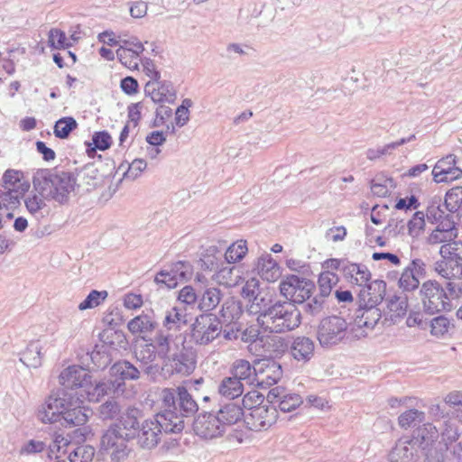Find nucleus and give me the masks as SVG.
I'll use <instances>...</instances> for the list:
<instances>
[{"label":"nucleus","instance_id":"a19ab883","mask_svg":"<svg viewBox=\"0 0 462 462\" xmlns=\"http://www.w3.org/2000/svg\"><path fill=\"white\" fill-rule=\"evenodd\" d=\"M221 291L217 288L207 289L199 301V308L204 311L214 310L221 300Z\"/></svg>","mask_w":462,"mask_h":462},{"label":"nucleus","instance_id":"39448f33","mask_svg":"<svg viewBox=\"0 0 462 462\" xmlns=\"http://www.w3.org/2000/svg\"><path fill=\"white\" fill-rule=\"evenodd\" d=\"M134 436V432H124L119 425L113 424L101 437V449L110 457L112 461L123 462L130 454L128 441Z\"/></svg>","mask_w":462,"mask_h":462},{"label":"nucleus","instance_id":"a878e982","mask_svg":"<svg viewBox=\"0 0 462 462\" xmlns=\"http://www.w3.org/2000/svg\"><path fill=\"white\" fill-rule=\"evenodd\" d=\"M218 417L225 430L231 426L241 420L244 412L243 409L236 403L230 402L220 407V409L215 412Z\"/></svg>","mask_w":462,"mask_h":462},{"label":"nucleus","instance_id":"c9c22d12","mask_svg":"<svg viewBox=\"0 0 462 462\" xmlns=\"http://www.w3.org/2000/svg\"><path fill=\"white\" fill-rule=\"evenodd\" d=\"M111 373L114 375H118L116 379L125 380H137L140 377V371L133 364L128 361H119L113 365Z\"/></svg>","mask_w":462,"mask_h":462},{"label":"nucleus","instance_id":"2f4dec72","mask_svg":"<svg viewBox=\"0 0 462 462\" xmlns=\"http://www.w3.org/2000/svg\"><path fill=\"white\" fill-rule=\"evenodd\" d=\"M42 345L40 341H32L20 354V361L27 367L37 368L42 365Z\"/></svg>","mask_w":462,"mask_h":462},{"label":"nucleus","instance_id":"c03bdc74","mask_svg":"<svg viewBox=\"0 0 462 462\" xmlns=\"http://www.w3.org/2000/svg\"><path fill=\"white\" fill-rule=\"evenodd\" d=\"M425 420V413L416 409H411L402 413L398 418L399 426L402 429L415 427Z\"/></svg>","mask_w":462,"mask_h":462},{"label":"nucleus","instance_id":"9d476101","mask_svg":"<svg viewBox=\"0 0 462 462\" xmlns=\"http://www.w3.org/2000/svg\"><path fill=\"white\" fill-rule=\"evenodd\" d=\"M67 395L64 390L51 394L38 411L39 420L43 423L60 421L65 409L69 404Z\"/></svg>","mask_w":462,"mask_h":462},{"label":"nucleus","instance_id":"13d9d810","mask_svg":"<svg viewBox=\"0 0 462 462\" xmlns=\"http://www.w3.org/2000/svg\"><path fill=\"white\" fill-rule=\"evenodd\" d=\"M107 297V291L93 290L87 298L79 303V310H85L100 305Z\"/></svg>","mask_w":462,"mask_h":462},{"label":"nucleus","instance_id":"49530a36","mask_svg":"<svg viewBox=\"0 0 462 462\" xmlns=\"http://www.w3.org/2000/svg\"><path fill=\"white\" fill-rule=\"evenodd\" d=\"M393 188V179L383 175H377L371 182L372 192L381 198L386 197Z\"/></svg>","mask_w":462,"mask_h":462},{"label":"nucleus","instance_id":"2eb2a0df","mask_svg":"<svg viewBox=\"0 0 462 462\" xmlns=\"http://www.w3.org/2000/svg\"><path fill=\"white\" fill-rule=\"evenodd\" d=\"M146 97H150L155 104H174L176 100V91L170 81H148L144 86Z\"/></svg>","mask_w":462,"mask_h":462},{"label":"nucleus","instance_id":"a18cd8bd","mask_svg":"<svg viewBox=\"0 0 462 462\" xmlns=\"http://www.w3.org/2000/svg\"><path fill=\"white\" fill-rule=\"evenodd\" d=\"M248 249L246 241L239 240L228 246L225 253V259L228 263H235L241 261L246 254Z\"/></svg>","mask_w":462,"mask_h":462},{"label":"nucleus","instance_id":"7ed1b4c3","mask_svg":"<svg viewBox=\"0 0 462 462\" xmlns=\"http://www.w3.org/2000/svg\"><path fill=\"white\" fill-rule=\"evenodd\" d=\"M301 313L297 306L290 301L276 300L262 319L259 326L264 332L285 333L300 327Z\"/></svg>","mask_w":462,"mask_h":462},{"label":"nucleus","instance_id":"393cba45","mask_svg":"<svg viewBox=\"0 0 462 462\" xmlns=\"http://www.w3.org/2000/svg\"><path fill=\"white\" fill-rule=\"evenodd\" d=\"M256 270L259 275L269 282L277 281L281 276L280 266L268 254L258 258Z\"/></svg>","mask_w":462,"mask_h":462},{"label":"nucleus","instance_id":"774afa93","mask_svg":"<svg viewBox=\"0 0 462 462\" xmlns=\"http://www.w3.org/2000/svg\"><path fill=\"white\" fill-rule=\"evenodd\" d=\"M147 163L143 159H135L129 165L127 171L125 172L124 177L127 180H135L145 170Z\"/></svg>","mask_w":462,"mask_h":462},{"label":"nucleus","instance_id":"6e6d98bb","mask_svg":"<svg viewBox=\"0 0 462 462\" xmlns=\"http://www.w3.org/2000/svg\"><path fill=\"white\" fill-rule=\"evenodd\" d=\"M220 314L226 321H233L239 318L241 308L239 302L229 299L224 301L220 310Z\"/></svg>","mask_w":462,"mask_h":462},{"label":"nucleus","instance_id":"ddd939ff","mask_svg":"<svg viewBox=\"0 0 462 462\" xmlns=\"http://www.w3.org/2000/svg\"><path fill=\"white\" fill-rule=\"evenodd\" d=\"M59 382L62 390L75 388H88L91 385V375L82 366L70 365L60 373Z\"/></svg>","mask_w":462,"mask_h":462},{"label":"nucleus","instance_id":"5fc2aeb1","mask_svg":"<svg viewBox=\"0 0 462 462\" xmlns=\"http://www.w3.org/2000/svg\"><path fill=\"white\" fill-rule=\"evenodd\" d=\"M420 278L411 270L404 268L399 279V286L403 291H411L419 288Z\"/></svg>","mask_w":462,"mask_h":462},{"label":"nucleus","instance_id":"e2e57ef3","mask_svg":"<svg viewBox=\"0 0 462 462\" xmlns=\"http://www.w3.org/2000/svg\"><path fill=\"white\" fill-rule=\"evenodd\" d=\"M89 356L93 366L97 369H105L111 363L110 355L102 349H94L92 352L87 354Z\"/></svg>","mask_w":462,"mask_h":462},{"label":"nucleus","instance_id":"4468645a","mask_svg":"<svg viewBox=\"0 0 462 462\" xmlns=\"http://www.w3.org/2000/svg\"><path fill=\"white\" fill-rule=\"evenodd\" d=\"M125 383L122 379H104L86 390L89 401L98 402L105 396L117 397L124 393Z\"/></svg>","mask_w":462,"mask_h":462},{"label":"nucleus","instance_id":"37998d69","mask_svg":"<svg viewBox=\"0 0 462 462\" xmlns=\"http://www.w3.org/2000/svg\"><path fill=\"white\" fill-rule=\"evenodd\" d=\"M78 123L72 116L60 118L54 125V134L60 139L68 138L72 131L77 129Z\"/></svg>","mask_w":462,"mask_h":462},{"label":"nucleus","instance_id":"bb28decb","mask_svg":"<svg viewBox=\"0 0 462 462\" xmlns=\"http://www.w3.org/2000/svg\"><path fill=\"white\" fill-rule=\"evenodd\" d=\"M69 404L64 411L62 419L67 425L81 426L84 425L89 418L91 412L88 409L81 406H73L71 397H69Z\"/></svg>","mask_w":462,"mask_h":462},{"label":"nucleus","instance_id":"ea45409f","mask_svg":"<svg viewBox=\"0 0 462 462\" xmlns=\"http://www.w3.org/2000/svg\"><path fill=\"white\" fill-rule=\"evenodd\" d=\"M408 308V300L405 295H393L387 300L391 319L401 318L405 315Z\"/></svg>","mask_w":462,"mask_h":462},{"label":"nucleus","instance_id":"338daca9","mask_svg":"<svg viewBox=\"0 0 462 462\" xmlns=\"http://www.w3.org/2000/svg\"><path fill=\"white\" fill-rule=\"evenodd\" d=\"M135 413H137L136 410H128L120 417L119 423L116 424L122 428L124 432H132L138 426Z\"/></svg>","mask_w":462,"mask_h":462},{"label":"nucleus","instance_id":"c85d7f7f","mask_svg":"<svg viewBox=\"0 0 462 462\" xmlns=\"http://www.w3.org/2000/svg\"><path fill=\"white\" fill-rule=\"evenodd\" d=\"M232 374L233 377L237 378L241 383L246 381L248 384H254L257 377V362L253 366L248 361L238 359L233 364Z\"/></svg>","mask_w":462,"mask_h":462},{"label":"nucleus","instance_id":"cd10ccee","mask_svg":"<svg viewBox=\"0 0 462 462\" xmlns=\"http://www.w3.org/2000/svg\"><path fill=\"white\" fill-rule=\"evenodd\" d=\"M162 324L168 331L180 330L188 324L186 310L177 306L172 307L166 311Z\"/></svg>","mask_w":462,"mask_h":462},{"label":"nucleus","instance_id":"864d4df0","mask_svg":"<svg viewBox=\"0 0 462 462\" xmlns=\"http://www.w3.org/2000/svg\"><path fill=\"white\" fill-rule=\"evenodd\" d=\"M45 198H42L38 192L30 194L24 199L27 210L34 216H42V209L46 207Z\"/></svg>","mask_w":462,"mask_h":462},{"label":"nucleus","instance_id":"473e14b6","mask_svg":"<svg viewBox=\"0 0 462 462\" xmlns=\"http://www.w3.org/2000/svg\"><path fill=\"white\" fill-rule=\"evenodd\" d=\"M241 272L238 268L223 267L219 269L212 276V279L218 284L226 287H235L239 284L242 280Z\"/></svg>","mask_w":462,"mask_h":462},{"label":"nucleus","instance_id":"4be33fe9","mask_svg":"<svg viewBox=\"0 0 462 462\" xmlns=\"http://www.w3.org/2000/svg\"><path fill=\"white\" fill-rule=\"evenodd\" d=\"M315 343L306 336H298L293 338L290 346L291 356L298 362L307 363L314 356Z\"/></svg>","mask_w":462,"mask_h":462},{"label":"nucleus","instance_id":"79ce46f5","mask_svg":"<svg viewBox=\"0 0 462 462\" xmlns=\"http://www.w3.org/2000/svg\"><path fill=\"white\" fill-rule=\"evenodd\" d=\"M141 54L125 47H118L116 50V57L119 61L130 69H138Z\"/></svg>","mask_w":462,"mask_h":462},{"label":"nucleus","instance_id":"0e129e2a","mask_svg":"<svg viewBox=\"0 0 462 462\" xmlns=\"http://www.w3.org/2000/svg\"><path fill=\"white\" fill-rule=\"evenodd\" d=\"M154 282L161 288L173 289L177 287L179 282L169 271V269H163L159 272L155 277Z\"/></svg>","mask_w":462,"mask_h":462},{"label":"nucleus","instance_id":"f704fd0d","mask_svg":"<svg viewBox=\"0 0 462 462\" xmlns=\"http://www.w3.org/2000/svg\"><path fill=\"white\" fill-rule=\"evenodd\" d=\"M243 392V383L233 376L225 377L218 386V393L228 399L237 398L242 395Z\"/></svg>","mask_w":462,"mask_h":462},{"label":"nucleus","instance_id":"dca6fc26","mask_svg":"<svg viewBox=\"0 0 462 462\" xmlns=\"http://www.w3.org/2000/svg\"><path fill=\"white\" fill-rule=\"evenodd\" d=\"M276 419L275 407L257 406L251 410L249 417L246 418V424L252 430L262 431L274 424Z\"/></svg>","mask_w":462,"mask_h":462},{"label":"nucleus","instance_id":"603ef678","mask_svg":"<svg viewBox=\"0 0 462 462\" xmlns=\"http://www.w3.org/2000/svg\"><path fill=\"white\" fill-rule=\"evenodd\" d=\"M457 156L454 154H448L446 157L439 160L432 170V176L434 181H438L441 174H446L448 171L456 166Z\"/></svg>","mask_w":462,"mask_h":462},{"label":"nucleus","instance_id":"69168bd1","mask_svg":"<svg viewBox=\"0 0 462 462\" xmlns=\"http://www.w3.org/2000/svg\"><path fill=\"white\" fill-rule=\"evenodd\" d=\"M407 226L410 236L412 237L419 236L425 226L424 214L420 211L414 213L412 218L409 220Z\"/></svg>","mask_w":462,"mask_h":462},{"label":"nucleus","instance_id":"6ab92c4d","mask_svg":"<svg viewBox=\"0 0 462 462\" xmlns=\"http://www.w3.org/2000/svg\"><path fill=\"white\" fill-rule=\"evenodd\" d=\"M282 366L271 359L257 361L256 384L261 387H269L278 383L282 378Z\"/></svg>","mask_w":462,"mask_h":462},{"label":"nucleus","instance_id":"72a5a7b5","mask_svg":"<svg viewBox=\"0 0 462 462\" xmlns=\"http://www.w3.org/2000/svg\"><path fill=\"white\" fill-rule=\"evenodd\" d=\"M172 340V335L170 331L166 332L161 330L156 333L153 338L149 339V342L153 346L158 356L162 359L168 358V355L171 351V342Z\"/></svg>","mask_w":462,"mask_h":462},{"label":"nucleus","instance_id":"b1692460","mask_svg":"<svg viewBox=\"0 0 462 462\" xmlns=\"http://www.w3.org/2000/svg\"><path fill=\"white\" fill-rule=\"evenodd\" d=\"M134 356L137 361L143 365V371L145 374H152L158 371L159 366L157 365H152V362L155 361L158 354L149 340H146V343L141 344L137 346L134 351Z\"/></svg>","mask_w":462,"mask_h":462},{"label":"nucleus","instance_id":"f3484780","mask_svg":"<svg viewBox=\"0 0 462 462\" xmlns=\"http://www.w3.org/2000/svg\"><path fill=\"white\" fill-rule=\"evenodd\" d=\"M267 401L276 406L282 412H291L302 403L300 395L294 393H287L282 387H274L267 394Z\"/></svg>","mask_w":462,"mask_h":462},{"label":"nucleus","instance_id":"8fccbe9b","mask_svg":"<svg viewBox=\"0 0 462 462\" xmlns=\"http://www.w3.org/2000/svg\"><path fill=\"white\" fill-rule=\"evenodd\" d=\"M95 455V449L89 445L76 447L69 452V462H91Z\"/></svg>","mask_w":462,"mask_h":462},{"label":"nucleus","instance_id":"0eeeda50","mask_svg":"<svg viewBox=\"0 0 462 462\" xmlns=\"http://www.w3.org/2000/svg\"><path fill=\"white\" fill-rule=\"evenodd\" d=\"M420 296L423 310L428 314L432 315L451 309L447 292L436 281L423 282L420 289Z\"/></svg>","mask_w":462,"mask_h":462},{"label":"nucleus","instance_id":"4d7b16f0","mask_svg":"<svg viewBox=\"0 0 462 462\" xmlns=\"http://www.w3.org/2000/svg\"><path fill=\"white\" fill-rule=\"evenodd\" d=\"M72 446L71 438L69 434L56 433L52 444L50 445V451L51 453L66 454L69 452V448Z\"/></svg>","mask_w":462,"mask_h":462},{"label":"nucleus","instance_id":"1a4fd4ad","mask_svg":"<svg viewBox=\"0 0 462 462\" xmlns=\"http://www.w3.org/2000/svg\"><path fill=\"white\" fill-rule=\"evenodd\" d=\"M314 288V282L310 280L293 274L287 276L280 283L281 294L286 298V301L293 304H300L310 299Z\"/></svg>","mask_w":462,"mask_h":462},{"label":"nucleus","instance_id":"f257e3e1","mask_svg":"<svg viewBox=\"0 0 462 462\" xmlns=\"http://www.w3.org/2000/svg\"><path fill=\"white\" fill-rule=\"evenodd\" d=\"M35 192L49 200L65 204L74 191L76 179L71 172L56 169L38 171L32 179Z\"/></svg>","mask_w":462,"mask_h":462},{"label":"nucleus","instance_id":"6e6552de","mask_svg":"<svg viewBox=\"0 0 462 462\" xmlns=\"http://www.w3.org/2000/svg\"><path fill=\"white\" fill-rule=\"evenodd\" d=\"M222 333V324L214 314H201L192 324L191 340L200 346H207L218 338Z\"/></svg>","mask_w":462,"mask_h":462},{"label":"nucleus","instance_id":"412c9836","mask_svg":"<svg viewBox=\"0 0 462 462\" xmlns=\"http://www.w3.org/2000/svg\"><path fill=\"white\" fill-rule=\"evenodd\" d=\"M386 291V282L383 280H374L359 291V304L378 308L382 303Z\"/></svg>","mask_w":462,"mask_h":462},{"label":"nucleus","instance_id":"a211bd4d","mask_svg":"<svg viewBox=\"0 0 462 462\" xmlns=\"http://www.w3.org/2000/svg\"><path fill=\"white\" fill-rule=\"evenodd\" d=\"M423 456L416 439H400L389 454L391 462H417Z\"/></svg>","mask_w":462,"mask_h":462},{"label":"nucleus","instance_id":"bf43d9fd","mask_svg":"<svg viewBox=\"0 0 462 462\" xmlns=\"http://www.w3.org/2000/svg\"><path fill=\"white\" fill-rule=\"evenodd\" d=\"M442 258H453L459 263L462 261V242H452L444 244L439 249Z\"/></svg>","mask_w":462,"mask_h":462},{"label":"nucleus","instance_id":"f8f14e48","mask_svg":"<svg viewBox=\"0 0 462 462\" xmlns=\"http://www.w3.org/2000/svg\"><path fill=\"white\" fill-rule=\"evenodd\" d=\"M382 318V312L379 308L371 306H361L356 310L353 331L355 337H365L368 331H371Z\"/></svg>","mask_w":462,"mask_h":462},{"label":"nucleus","instance_id":"c756f323","mask_svg":"<svg viewBox=\"0 0 462 462\" xmlns=\"http://www.w3.org/2000/svg\"><path fill=\"white\" fill-rule=\"evenodd\" d=\"M435 271L448 280L462 279V263L451 258H443L435 263Z\"/></svg>","mask_w":462,"mask_h":462},{"label":"nucleus","instance_id":"9b49d317","mask_svg":"<svg viewBox=\"0 0 462 462\" xmlns=\"http://www.w3.org/2000/svg\"><path fill=\"white\" fill-rule=\"evenodd\" d=\"M195 433L206 439L222 437L226 430L215 412H202L193 421Z\"/></svg>","mask_w":462,"mask_h":462},{"label":"nucleus","instance_id":"423d86ee","mask_svg":"<svg viewBox=\"0 0 462 462\" xmlns=\"http://www.w3.org/2000/svg\"><path fill=\"white\" fill-rule=\"evenodd\" d=\"M347 321L337 315L320 319L316 329V337L323 348H331L344 341L347 334Z\"/></svg>","mask_w":462,"mask_h":462},{"label":"nucleus","instance_id":"7c9ffc66","mask_svg":"<svg viewBox=\"0 0 462 462\" xmlns=\"http://www.w3.org/2000/svg\"><path fill=\"white\" fill-rule=\"evenodd\" d=\"M273 302L274 301L268 298L266 294H263L262 292L249 299L247 310L251 315L257 316L256 321L259 326L261 325L264 314H267L269 309L273 306Z\"/></svg>","mask_w":462,"mask_h":462},{"label":"nucleus","instance_id":"5701e85b","mask_svg":"<svg viewBox=\"0 0 462 462\" xmlns=\"http://www.w3.org/2000/svg\"><path fill=\"white\" fill-rule=\"evenodd\" d=\"M437 437L438 431L436 427L430 423H428L419 428L411 439H416L418 441V449L420 450V454L423 457H428V455H430L431 452V448Z\"/></svg>","mask_w":462,"mask_h":462},{"label":"nucleus","instance_id":"09e8293b","mask_svg":"<svg viewBox=\"0 0 462 462\" xmlns=\"http://www.w3.org/2000/svg\"><path fill=\"white\" fill-rule=\"evenodd\" d=\"M461 204L462 186H457L447 192L443 207L448 211L454 213L460 208Z\"/></svg>","mask_w":462,"mask_h":462},{"label":"nucleus","instance_id":"aec40b11","mask_svg":"<svg viewBox=\"0 0 462 462\" xmlns=\"http://www.w3.org/2000/svg\"><path fill=\"white\" fill-rule=\"evenodd\" d=\"M166 365L171 368L172 373L188 375L196 368V355L190 349L182 348L180 352L169 356Z\"/></svg>","mask_w":462,"mask_h":462},{"label":"nucleus","instance_id":"680f3d73","mask_svg":"<svg viewBox=\"0 0 462 462\" xmlns=\"http://www.w3.org/2000/svg\"><path fill=\"white\" fill-rule=\"evenodd\" d=\"M444 402L454 408L455 417L462 422V392H450L444 397Z\"/></svg>","mask_w":462,"mask_h":462},{"label":"nucleus","instance_id":"4c0bfd02","mask_svg":"<svg viewBox=\"0 0 462 462\" xmlns=\"http://www.w3.org/2000/svg\"><path fill=\"white\" fill-rule=\"evenodd\" d=\"M345 274L354 279L360 286L365 284L371 278V273L365 265L357 263H347L344 266Z\"/></svg>","mask_w":462,"mask_h":462},{"label":"nucleus","instance_id":"052dcab7","mask_svg":"<svg viewBox=\"0 0 462 462\" xmlns=\"http://www.w3.org/2000/svg\"><path fill=\"white\" fill-rule=\"evenodd\" d=\"M121 409L116 401H107L98 409L100 419L103 420H114L120 414Z\"/></svg>","mask_w":462,"mask_h":462},{"label":"nucleus","instance_id":"f03ea898","mask_svg":"<svg viewBox=\"0 0 462 462\" xmlns=\"http://www.w3.org/2000/svg\"><path fill=\"white\" fill-rule=\"evenodd\" d=\"M162 401V412L166 415L171 413V420L175 421V417L180 420V432L185 427V418L192 417L198 411L199 405L186 386L176 388H164L160 393Z\"/></svg>","mask_w":462,"mask_h":462},{"label":"nucleus","instance_id":"e433bc0d","mask_svg":"<svg viewBox=\"0 0 462 462\" xmlns=\"http://www.w3.org/2000/svg\"><path fill=\"white\" fill-rule=\"evenodd\" d=\"M157 323L148 315H139L128 322L127 328L133 334H145L153 331Z\"/></svg>","mask_w":462,"mask_h":462},{"label":"nucleus","instance_id":"de8ad7c7","mask_svg":"<svg viewBox=\"0 0 462 462\" xmlns=\"http://www.w3.org/2000/svg\"><path fill=\"white\" fill-rule=\"evenodd\" d=\"M48 43L53 49H66L73 45V42L68 39L65 32L57 28L50 30Z\"/></svg>","mask_w":462,"mask_h":462},{"label":"nucleus","instance_id":"3c124183","mask_svg":"<svg viewBox=\"0 0 462 462\" xmlns=\"http://www.w3.org/2000/svg\"><path fill=\"white\" fill-rule=\"evenodd\" d=\"M337 276L331 272H324L319 277V296L328 297L332 291L333 286L337 283Z\"/></svg>","mask_w":462,"mask_h":462},{"label":"nucleus","instance_id":"58836bf2","mask_svg":"<svg viewBox=\"0 0 462 462\" xmlns=\"http://www.w3.org/2000/svg\"><path fill=\"white\" fill-rule=\"evenodd\" d=\"M430 334L436 337H443L454 329V325L445 316L440 315L429 320Z\"/></svg>","mask_w":462,"mask_h":462},{"label":"nucleus","instance_id":"20e7f679","mask_svg":"<svg viewBox=\"0 0 462 462\" xmlns=\"http://www.w3.org/2000/svg\"><path fill=\"white\" fill-rule=\"evenodd\" d=\"M171 416L170 412L165 415L160 411L153 419L143 421L138 434L139 445L143 448L152 449L159 443L162 431L165 433L180 432V420L175 417V421L172 423L170 419L172 418Z\"/></svg>","mask_w":462,"mask_h":462}]
</instances>
